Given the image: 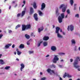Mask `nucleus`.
Masks as SVG:
<instances>
[{
    "mask_svg": "<svg viewBox=\"0 0 80 80\" xmlns=\"http://www.w3.org/2000/svg\"><path fill=\"white\" fill-rule=\"evenodd\" d=\"M79 59H80V58L78 57L76 58V59L74 61L73 65H74V67L76 68H79V67H80V66L77 65L78 64V60H79Z\"/></svg>",
    "mask_w": 80,
    "mask_h": 80,
    "instance_id": "f257e3e1",
    "label": "nucleus"
},
{
    "mask_svg": "<svg viewBox=\"0 0 80 80\" xmlns=\"http://www.w3.org/2000/svg\"><path fill=\"white\" fill-rule=\"evenodd\" d=\"M60 28L58 27H56V33H57V37L59 38H63V37L62 35H60L59 33V31L60 30Z\"/></svg>",
    "mask_w": 80,
    "mask_h": 80,
    "instance_id": "f03ea898",
    "label": "nucleus"
},
{
    "mask_svg": "<svg viewBox=\"0 0 80 80\" xmlns=\"http://www.w3.org/2000/svg\"><path fill=\"white\" fill-rule=\"evenodd\" d=\"M58 56L57 55H54V58L53 62L54 63H57V61H58L59 58L58 57Z\"/></svg>",
    "mask_w": 80,
    "mask_h": 80,
    "instance_id": "7ed1b4c3",
    "label": "nucleus"
},
{
    "mask_svg": "<svg viewBox=\"0 0 80 80\" xmlns=\"http://www.w3.org/2000/svg\"><path fill=\"white\" fill-rule=\"evenodd\" d=\"M66 77H67L68 78H71L72 76L70 75L69 74H67V73L65 72L63 76V78H65Z\"/></svg>",
    "mask_w": 80,
    "mask_h": 80,
    "instance_id": "20e7f679",
    "label": "nucleus"
},
{
    "mask_svg": "<svg viewBox=\"0 0 80 80\" xmlns=\"http://www.w3.org/2000/svg\"><path fill=\"white\" fill-rule=\"evenodd\" d=\"M22 31H25V30H27L26 25L25 24H22Z\"/></svg>",
    "mask_w": 80,
    "mask_h": 80,
    "instance_id": "39448f33",
    "label": "nucleus"
},
{
    "mask_svg": "<svg viewBox=\"0 0 80 80\" xmlns=\"http://www.w3.org/2000/svg\"><path fill=\"white\" fill-rule=\"evenodd\" d=\"M34 13V10H33V9L32 7L30 8V12H29L30 15H32L33 13Z\"/></svg>",
    "mask_w": 80,
    "mask_h": 80,
    "instance_id": "423d86ee",
    "label": "nucleus"
},
{
    "mask_svg": "<svg viewBox=\"0 0 80 80\" xmlns=\"http://www.w3.org/2000/svg\"><path fill=\"white\" fill-rule=\"evenodd\" d=\"M44 29V28L43 27V26H42V27L38 28V32L39 33H40L42 31H43V30Z\"/></svg>",
    "mask_w": 80,
    "mask_h": 80,
    "instance_id": "0eeeda50",
    "label": "nucleus"
},
{
    "mask_svg": "<svg viewBox=\"0 0 80 80\" xmlns=\"http://www.w3.org/2000/svg\"><path fill=\"white\" fill-rule=\"evenodd\" d=\"M46 6V5H45V3H44L43 2L42 3L41 5V10H43V9H44V8H45Z\"/></svg>",
    "mask_w": 80,
    "mask_h": 80,
    "instance_id": "6e6552de",
    "label": "nucleus"
},
{
    "mask_svg": "<svg viewBox=\"0 0 80 80\" xmlns=\"http://www.w3.org/2000/svg\"><path fill=\"white\" fill-rule=\"evenodd\" d=\"M20 65L21 67L20 68V70L21 72H22V70L25 68V65H24L23 63H22Z\"/></svg>",
    "mask_w": 80,
    "mask_h": 80,
    "instance_id": "1a4fd4ad",
    "label": "nucleus"
},
{
    "mask_svg": "<svg viewBox=\"0 0 80 80\" xmlns=\"http://www.w3.org/2000/svg\"><path fill=\"white\" fill-rule=\"evenodd\" d=\"M48 39H49V37L48 36H45L43 38V40H45V41H47Z\"/></svg>",
    "mask_w": 80,
    "mask_h": 80,
    "instance_id": "9d476101",
    "label": "nucleus"
},
{
    "mask_svg": "<svg viewBox=\"0 0 80 80\" xmlns=\"http://www.w3.org/2000/svg\"><path fill=\"white\" fill-rule=\"evenodd\" d=\"M63 18H61V16H59L58 17V21L59 23H62V20Z\"/></svg>",
    "mask_w": 80,
    "mask_h": 80,
    "instance_id": "9b49d317",
    "label": "nucleus"
},
{
    "mask_svg": "<svg viewBox=\"0 0 80 80\" xmlns=\"http://www.w3.org/2000/svg\"><path fill=\"white\" fill-rule=\"evenodd\" d=\"M34 18V19L36 20V21H37L38 20V17H37V14L36 13L34 14L33 15Z\"/></svg>",
    "mask_w": 80,
    "mask_h": 80,
    "instance_id": "f8f14e48",
    "label": "nucleus"
},
{
    "mask_svg": "<svg viewBox=\"0 0 80 80\" xmlns=\"http://www.w3.org/2000/svg\"><path fill=\"white\" fill-rule=\"evenodd\" d=\"M51 50H52V51H55L57 50V48L56 47L52 46L51 47Z\"/></svg>",
    "mask_w": 80,
    "mask_h": 80,
    "instance_id": "ddd939ff",
    "label": "nucleus"
},
{
    "mask_svg": "<svg viewBox=\"0 0 80 80\" xmlns=\"http://www.w3.org/2000/svg\"><path fill=\"white\" fill-rule=\"evenodd\" d=\"M26 30H28V29H30L31 28V25L30 24H27L26 25Z\"/></svg>",
    "mask_w": 80,
    "mask_h": 80,
    "instance_id": "4468645a",
    "label": "nucleus"
},
{
    "mask_svg": "<svg viewBox=\"0 0 80 80\" xmlns=\"http://www.w3.org/2000/svg\"><path fill=\"white\" fill-rule=\"evenodd\" d=\"M12 45V44H7L5 46V48H8L10 46Z\"/></svg>",
    "mask_w": 80,
    "mask_h": 80,
    "instance_id": "2eb2a0df",
    "label": "nucleus"
},
{
    "mask_svg": "<svg viewBox=\"0 0 80 80\" xmlns=\"http://www.w3.org/2000/svg\"><path fill=\"white\" fill-rule=\"evenodd\" d=\"M69 28H70V30L71 31H73V30L74 27H73V25H70Z\"/></svg>",
    "mask_w": 80,
    "mask_h": 80,
    "instance_id": "dca6fc26",
    "label": "nucleus"
},
{
    "mask_svg": "<svg viewBox=\"0 0 80 80\" xmlns=\"http://www.w3.org/2000/svg\"><path fill=\"white\" fill-rule=\"evenodd\" d=\"M33 7H34V8L36 9L37 8V3L35 2H34L33 4Z\"/></svg>",
    "mask_w": 80,
    "mask_h": 80,
    "instance_id": "f3484780",
    "label": "nucleus"
},
{
    "mask_svg": "<svg viewBox=\"0 0 80 80\" xmlns=\"http://www.w3.org/2000/svg\"><path fill=\"white\" fill-rule=\"evenodd\" d=\"M24 47H25V46L23 44H21L19 46V48H23Z\"/></svg>",
    "mask_w": 80,
    "mask_h": 80,
    "instance_id": "a211bd4d",
    "label": "nucleus"
},
{
    "mask_svg": "<svg viewBox=\"0 0 80 80\" xmlns=\"http://www.w3.org/2000/svg\"><path fill=\"white\" fill-rule=\"evenodd\" d=\"M0 62L1 65H3V64H5V62L4 61H3L2 59H0Z\"/></svg>",
    "mask_w": 80,
    "mask_h": 80,
    "instance_id": "6ab92c4d",
    "label": "nucleus"
},
{
    "mask_svg": "<svg viewBox=\"0 0 80 80\" xmlns=\"http://www.w3.org/2000/svg\"><path fill=\"white\" fill-rule=\"evenodd\" d=\"M43 45L44 47H46L48 45V42L47 41H45L43 42Z\"/></svg>",
    "mask_w": 80,
    "mask_h": 80,
    "instance_id": "aec40b11",
    "label": "nucleus"
},
{
    "mask_svg": "<svg viewBox=\"0 0 80 80\" xmlns=\"http://www.w3.org/2000/svg\"><path fill=\"white\" fill-rule=\"evenodd\" d=\"M72 44L73 45V44H75L76 43V42H75V40L74 39H72L71 40Z\"/></svg>",
    "mask_w": 80,
    "mask_h": 80,
    "instance_id": "412c9836",
    "label": "nucleus"
},
{
    "mask_svg": "<svg viewBox=\"0 0 80 80\" xmlns=\"http://www.w3.org/2000/svg\"><path fill=\"white\" fill-rule=\"evenodd\" d=\"M66 7H63L62 9V12H65L66 11Z\"/></svg>",
    "mask_w": 80,
    "mask_h": 80,
    "instance_id": "4be33fe9",
    "label": "nucleus"
},
{
    "mask_svg": "<svg viewBox=\"0 0 80 80\" xmlns=\"http://www.w3.org/2000/svg\"><path fill=\"white\" fill-rule=\"evenodd\" d=\"M25 37L27 39H29V38H30V36L27 34H26L25 35Z\"/></svg>",
    "mask_w": 80,
    "mask_h": 80,
    "instance_id": "5701e85b",
    "label": "nucleus"
},
{
    "mask_svg": "<svg viewBox=\"0 0 80 80\" xmlns=\"http://www.w3.org/2000/svg\"><path fill=\"white\" fill-rule=\"evenodd\" d=\"M38 12L40 16H42V15H43V13L41 11H38Z\"/></svg>",
    "mask_w": 80,
    "mask_h": 80,
    "instance_id": "b1692460",
    "label": "nucleus"
},
{
    "mask_svg": "<svg viewBox=\"0 0 80 80\" xmlns=\"http://www.w3.org/2000/svg\"><path fill=\"white\" fill-rule=\"evenodd\" d=\"M25 13V11H23L22 12V17H23Z\"/></svg>",
    "mask_w": 80,
    "mask_h": 80,
    "instance_id": "393cba45",
    "label": "nucleus"
},
{
    "mask_svg": "<svg viewBox=\"0 0 80 80\" xmlns=\"http://www.w3.org/2000/svg\"><path fill=\"white\" fill-rule=\"evenodd\" d=\"M70 2L71 6H72V5H73V0H70Z\"/></svg>",
    "mask_w": 80,
    "mask_h": 80,
    "instance_id": "a878e982",
    "label": "nucleus"
},
{
    "mask_svg": "<svg viewBox=\"0 0 80 80\" xmlns=\"http://www.w3.org/2000/svg\"><path fill=\"white\" fill-rule=\"evenodd\" d=\"M61 18H64V17H65V15H64V13H62L61 14Z\"/></svg>",
    "mask_w": 80,
    "mask_h": 80,
    "instance_id": "bb28decb",
    "label": "nucleus"
},
{
    "mask_svg": "<svg viewBox=\"0 0 80 80\" xmlns=\"http://www.w3.org/2000/svg\"><path fill=\"white\" fill-rule=\"evenodd\" d=\"M52 70H51V69H48L47 71V72H48V73H51V74H52V73H51V72H51Z\"/></svg>",
    "mask_w": 80,
    "mask_h": 80,
    "instance_id": "cd10ccee",
    "label": "nucleus"
},
{
    "mask_svg": "<svg viewBox=\"0 0 80 80\" xmlns=\"http://www.w3.org/2000/svg\"><path fill=\"white\" fill-rule=\"evenodd\" d=\"M63 7H65V5H64V4H62L60 5L59 7V8H62Z\"/></svg>",
    "mask_w": 80,
    "mask_h": 80,
    "instance_id": "c85d7f7f",
    "label": "nucleus"
},
{
    "mask_svg": "<svg viewBox=\"0 0 80 80\" xmlns=\"http://www.w3.org/2000/svg\"><path fill=\"white\" fill-rule=\"evenodd\" d=\"M10 68V66H6L5 67V69H6V70H8Z\"/></svg>",
    "mask_w": 80,
    "mask_h": 80,
    "instance_id": "c756f323",
    "label": "nucleus"
},
{
    "mask_svg": "<svg viewBox=\"0 0 80 80\" xmlns=\"http://www.w3.org/2000/svg\"><path fill=\"white\" fill-rule=\"evenodd\" d=\"M19 27H20V24H18L17 26L15 28L16 29H17Z\"/></svg>",
    "mask_w": 80,
    "mask_h": 80,
    "instance_id": "7c9ffc66",
    "label": "nucleus"
},
{
    "mask_svg": "<svg viewBox=\"0 0 80 80\" xmlns=\"http://www.w3.org/2000/svg\"><path fill=\"white\" fill-rule=\"evenodd\" d=\"M56 15H59V13H58V10H56Z\"/></svg>",
    "mask_w": 80,
    "mask_h": 80,
    "instance_id": "2f4dec72",
    "label": "nucleus"
},
{
    "mask_svg": "<svg viewBox=\"0 0 80 80\" xmlns=\"http://www.w3.org/2000/svg\"><path fill=\"white\" fill-rule=\"evenodd\" d=\"M42 41H41L40 42V43H39L38 44V47H40V45L41 44V43H42Z\"/></svg>",
    "mask_w": 80,
    "mask_h": 80,
    "instance_id": "473e14b6",
    "label": "nucleus"
},
{
    "mask_svg": "<svg viewBox=\"0 0 80 80\" xmlns=\"http://www.w3.org/2000/svg\"><path fill=\"white\" fill-rule=\"evenodd\" d=\"M18 55H20V54H21V53H22V52H20V51H18L17 53Z\"/></svg>",
    "mask_w": 80,
    "mask_h": 80,
    "instance_id": "72a5a7b5",
    "label": "nucleus"
},
{
    "mask_svg": "<svg viewBox=\"0 0 80 80\" xmlns=\"http://www.w3.org/2000/svg\"><path fill=\"white\" fill-rule=\"evenodd\" d=\"M60 55H65V53H59Z\"/></svg>",
    "mask_w": 80,
    "mask_h": 80,
    "instance_id": "f704fd0d",
    "label": "nucleus"
},
{
    "mask_svg": "<svg viewBox=\"0 0 80 80\" xmlns=\"http://www.w3.org/2000/svg\"><path fill=\"white\" fill-rule=\"evenodd\" d=\"M67 12L68 14H70V10L68 9L67 10Z\"/></svg>",
    "mask_w": 80,
    "mask_h": 80,
    "instance_id": "c9c22d12",
    "label": "nucleus"
},
{
    "mask_svg": "<svg viewBox=\"0 0 80 80\" xmlns=\"http://www.w3.org/2000/svg\"><path fill=\"white\" fill-rule=\"evenodd\" d=\"M46 79V78L45 77L42 78L41 79V80H45Z\"/></svg>",
    "mask_w": 80,
    "mask_h": 80,
    "instance_id": "e433bc0d",
    "label": "nucleus"
},
{
    "mask_svg": "<svg viewBox=\"0 0 80 80\" xmlns=\"http://www.w3.org/2000/svg\"><path fill=\"white\" fill-rule=\"evenodd\" d=\"M29 54H31V53H33V51H29Z\"/></svg>",
    "mask_w": 80,
    "mask_h": 80,
    "instance_id": "4c0bfd02",
    "label": "nucleus"
},
{
    "mask_svg": "<svg viewBox=\"0 0 80 80\" xmlns=\"http://www.w3.org/2000/svg\"><path fill=\"white\" fill-rule=\"evenodd\" d=\"M3 35L2 34H0V39H1L2 38V36H3Z\"/></svg>",
    "mask_w": 80,
    "mask_h": 80,
    "instance_id": "58836bf2",
    "label": "nucleus"
},
{
    "mask_svg": "<svg viewBox=\"0 0 80 80\" xmlns=\"http://www.w3.org/2000/svg\"><path fill=\"white\" fill-rule=\"evenodd\" d=\"M75 17L78 18V17H79V15L78 14H77L76 15Z\"/></svg>",
    "mask_w": 80,
    "mask_h": 80,
    "instance_id": "ea45409f",
    "label": "nucleus"
},
{
    "mask_svg": "<svg viewBox=\"0 0 80 80\" xmlns=\"http://www.w3.org/2000/svg\"><path fill=\"white\" fill-rule=\"evenodd\" d=\"M21 14L20 13H18L17 15V17H19L20 16Z\"/></svg>",
    "mask_w": 80,
    "mask_h": 80,
    "instance_id": "a19ab883",
    "label": "nucleus"
},
{
    "mask_svg": "<svg viewBox=\"0 0 80 80\" xmlns=\"http://www.w3.org/2000/svg\"><path fill=\"white\" fill-rule=\"evenodd\" d=\"M51 72L53 73H54V74H55V71H54V70H51Z\"/></svg>",
    "mask_w": 80,
    "mask_h": 80,
    "instance_id": "79ce46f5",
    "label": "nucleus"
},
{
    "mask_svg": "<svg viewBox=\"0 0 80 80\" xmlns=\"http://www.w3.org/2000/svg\"><path fill=\"white\" fill-rule=\"evenodd\" d=\"M12 30H8V33H12Z\"/></svg>",
    "mask_w": 80,
    "mask_h": 80,
    "instance_id": "37998d69",
    "label": "nucleus"
},
{
    "mask_svg": "<svg viewBox=\"0 0 80 80\" xmlns=\"http://www.w3.org/2000/svg\"><path fill=\"white\" fill-rule=\"evenodd\" d=\"M74 10H77V7H74Z\"/></svg>",
    "mask_w": 80,
    "mask_h": 80,
    "instance_id": "c03bdc74",
    "label": "nucleus"
},
{
    "mask_svg": "<svg viewBox=\"0 0 80 80\" xmlns=\"http://www.w3.org/2000/svg\"><path fill=\"white\" fill-rule=\"evenodd\" d=\"M26 2V1H25V0H24L23 1V4H25Z\"/></svg>",
    "mask_w": 80,
    "mask_h": 80,
    "instance_id": "a18cd8bd",
    "label": "nucleus"
},
{
    "mask_svg": "<svg viewBox=\"0 0 80 80\" xmlns=\"http://www.w3.org/2000/svg\"><path fill=\"white\" fill-rule=\"evenodd\" d=\"M27 44L28 45H30V42H29V41H28L27 42Z\"/></svg>",
    "mask_w": 80,
    "mask_h": 80,
    "instance_id": "49530a36",
    "label": "nucleus"
},
{
    "mask_svg": "<svg viewBox=\"0 0 80 80\" xmlns=\"http://www.w3.org/2000/svg\"><path fill=\"white\" fill-rule=\"evenodd\" d=\"M70 62H73V59L71 58L70 59Z\"/></svg>",
    "mask_w": 80,
    "mask_h": 80,
    "instance_id": "de8ad7c7",
    "label": "nucleus"
},
{
    "mask_svg": "<svg viewBox=\"0 0 80 80\" xmlns=\"http://www.w3.org/2000/svg\"><path fill=\"white\" fill-rule=\"evenodd\" d=\"M12 48H15V44H13L12 45Z\"/></svg>",
    "mask_w": 80,
    "mask_h": 80,
    "instance_id": "09e8293b",
    "label": "nucleus"
},
{
    "mask_svg": "<svg viewBox=\"0 0 80 80\" xmlns=\"http://www.w3.org/2000/svg\"><path fill=\"white\" fill-rule=\"evenodd\" d=\"M34 34L33 33H32L31 35V36H33Z\"/></svg>",
    "mask_w": 80,
    "mask_h": 80,
    "instance_id": "8fccbe9b",
    "label": "nucleus"
},
{
    "mask_svg": "<svg viewBox=\"0 0 80 80\" xmlns=\"http://www.w3.org/2000/svg\"><path fill=\"white\" fill-rule=\"evenodd\" d=\"M77 47H75V49H74V50L75 51H76V50H77Z\"/></svg>",
    "mask_w": 80,
    "mask_h": 80,
    "instance_id": "3c124183",
    "label": "nucleus"
},
{
    "mask_svg": "<svg viewBox=\"0 0 80 80\" xmlns=\"http://www.w3.org/2000/svg\"><path fill=\"white\" fill-rule=\"evenodd\" d=\"M68 31H69V26H68Z\"/></svg>",
    "mask_w": 80,
    "mask_h": 80,
    "instance_id": "603ef678",
    "label": "nucleus"
},
{
    "mask_svg": "<svg viewBox=\"0 0 80 80\" xmlns=\"http://www.w3.org/2000/svg\"><path fill=\"white\" fill-rule=\"evenodd\" d=\"M16 51L17 52H19V51H18V49H17Z\"/></svg>",
    "mask_w": 80,
    "mask_h": 80,
    "instance_id": "864d4df0",
    "label": "nucleus"
},
{
    "mask_svg": "<svg viewBox=\"0 0 80 80\" xmlns=\"http://www.w3.org/2000/svg\"><path fill=\"white\" fill-rule=\"evenodd\" d=\"M59 67L60 68H62V66L61 65H59Z\"/></svg>",
    "mask_w": 80,
    "mask_h": 80,
    "instance_id": "5fc2aeb1",
    "label": "nucleus"
},
{
    "mask_svg": "<svg viewBox=\"0 0 80 80\" xmlns=\"http://www.w3.org/2000/svg\"><path fill=\"white\" fill-rule=\"evenodd\" d=\"M52 67H54V68H55V65H54V64H52Z\"/></svg>",
    "mask_w": 80,
    "mask_h": 80,
    "instance_id": "6e6d98bb",
    "label": "nucleus"
},
{
    "mask_svg": "<svg viewBox=\"0 0 80 80\" xmlns=\"http://www.w3.org/2000/svg\"><path fill=\"white\" fill-rule=\"evenodd\" d=\"M50 56V55H47L46 56V57H49Z\"/></svg>",
    "mask_w": 80,
    "mask_h": 80,
    "instance_id": "4d7b16f0",
    "label": "nucleus"
},
{
    "mask_svg": "<svg viewBox=\"0 0 80 80\" xmlns=\"http://www.w3.org/2000/svg\"><path fill=\"white\" fill-rule=\"evenodd\" d=\"M2 56V54H0V58H1V57Z\"/></svg>",
    "mask_w": 80,
    "mask_h": 80,
    "instance_id": "13d9d810",
    "label": "nucleus"
},
{
    "mask_svg": "<svg viewBox=\"0 0 80 80\" xmlns=\"http://www.w3.org/2000/svg\"><path fill=\"white\" fill-rule=\"evenodd\" d=\"M40 75H43V73H42V72H40Z\"/></svg>",
    "mask_w": 80,
    "mask_h": 80,
    "instance_id": "bf43d9fd",
    "label": "nucleus"
},
{
    "mask_svg": "<svg viewBox=\"0 0 80 80\" xmlns=\"http://www.w3.org/2000/svg\"><path fill=\"white\" fill-rule=\"evenodd\" d=\"M62 34L63 35H65V32H62Z\"/></svg>",
    "mask_w": 80,
    "mask_h": 80,
    "instance_id": "052dcab7",
    "label": "nucleus"
},
{
    "mask_svg": "<svg viewBox=\"0 0 80 80\" xmlns=\"http://www.w3.org/2000/svg\"><path fill=\"white\" fill-rule=\"evenodd\" d=\"M16 60H17V61H19V59L18 58H17Z\"/></svg>",
    "mask_w": 80,
    "mask_h": 80,
    "instance_id": "680f3d73",
    "label": "nucleus"
},
{
    "mask_svg": "<svg viewBox=\"0 0 80 80\" xmlns=\"http://www.w3.org/2000/svg\"><path fill=\"white\" fill-rule=\"evenodd\" d=\"M2 13V9H0V14Z\"/></svg>",
    "mask_w": 80,
    "mask_h": 80,
    "instance_id": "e2e57ef3",
    "label": "nucleus"
},
{
    "mask_svg": "<svg viewBox=\"0 0 80 80\" xmlns=\"http://www.w3.org/2000/svg\"><path fill=\"white\" fill-rule=\"evenodd\" d=\"M74 7H76L77 6V4H75L74 5Z\"/></svg>",
    "mask_w": 80,
    "mask_h": 80,
    "instance_id": "0e129e2a",
    "label": "nucleus"
},
{
    "mask_svg": "<svg viewBox=\"0 0 80 80\" xmlns=\"http://www.w3.org/2000/svg\"><path fill=\"white\" fill-rule=\"evenodd\" d=\"M60 80H62V78H61V77L60 78Z\"/></svg>",
    "mask_w": 80,
    "mask_h": 80,
    "instance_id": "69168bd1",
    "label": "nucleus"
},
{
    "mask_svg": "<svg viewBox=\"0 0 80 80\" xmlns=\"http://www.w3.org/2000/svg\"><path fill=\"white\" fill-rule=\"evenodd\" d=\"M14 53L15 55H16V54H17V52H14Z\"/></svg>",
    "mask_w": 80,
    "mask_h": 80,
    "instance_id": "338daca9",
    "label": "nucleus"
},
{
    "mask_svg": "<svg viewBox=\"0 0 80 80\" xmlns=\"http://www.w3.org/2000/svg\"><path fill=\"white\" fill-rule=\"evenodd\" d=\"M78 71H80V68H78Z\"/></svg>",
    "mask_w": 80,
    "mask_h": 80,
    "instance_id": "774afa93",
    "label": "nucleus"
}]
</instances>
